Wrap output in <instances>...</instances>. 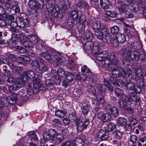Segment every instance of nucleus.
Returning <instances> with one entry per match:
<instances>
[{"instance_id":"1","label":"nucleus","mask_w":146,"mask_h":146,"mask_svg":"<svg viewBox=\"0 0 146 146\" xmlns=\"http://www.w3.org/2000/svg\"><path fill=\"white\" fill-rule=\"evenodd\" d=\"M115 58V53L112 52L109 55L108 54L106 58V60L102 61V64L104 66H109V68L110 67L111 71L116 70L118 68L119 63L118 60H116L114 61Z\"/></svg>"},{"instance_id":"2","label":"nucleus","mask_w":146,"mask_h":146,"mask_svg":"<svg viewBox=\"0 0 146 146\" xmlns=\"http://www.w3.org/2000/svg\"><path fill=\"white\" fill-rule=\"evenodd\" d=\"M23 94V92L19 91L17 94L12 93L10 96L5 97L4 99L6 100V106H9L15 103L18 99L22 98Z\"/></svg>"},{"instance_id":"3","label":"nucleus","mask_w":146,"mask_h":146,"mask_svg":"<svg viewBox=\"0 0 146 146\" xmlns=\"http://www.w3.org/2000/svg\"><path fill=\"white\" fill-rule=\"evenodd\" d=\"M51 72L53 76L54 77V81L56 84L60 85V77H63L65 76V72L64 70L61 68H59L57 72L55 70H52Z\"/></svg>"},{"instance_id":"4","label":"nucleus","mask_w":146,"mask_h":146,"mask_svg":"<svg viewBox=\"0 0 146 146\" xmlns=\"http://www.w3.org/2000/svg\"><path fill=\"white\" fill-rule=\"evenodd\" d=\"M76 123L78 132H81L87 128L90 122L89 120L86 119L84 122H82L81 121L79 117H78L76 118Z\"/></svg>"},{"instance_id":"5","label":"nucleus","mask_w":146,"mask_h":146,"mask_svg":"<svg viewBox=\"0 0 146 146\" xmlns=\"http://www.w3.org/2000/svg\"><path fill=\"white\" fill-rule=\"evenodd\" d=\"M29 3L30 7L35 10L38 9L44 6L43 0H30Z\"/></svg>"},{"instance_id":"6","label":"nucleus","mask_w":146,"mask_h":146,"mask_svg":"<svg viewBox=\"0 0 146 146\" xmlns=\"http://www.w3.org/2000/svg\"><path fill=\"white\" fill-rule=\"evenodd\" d=\"M145 3L143 0L137 1V7L134 8V11L137 12L143 10V15L146 19V8L145 7Z\"/></svg>"},{"instance_id":"7","label":"nucleus","mask_w":146,"mask_h":146,"mask_svg":"<svg viewBox=\"0 0 146 146\" xmlns=\"http://www.w3.org/2000/svg\"><path fill=\"white\" fill-rule=\"evenodd\" d=\"M51 130L54 132L51 137L52 141L57 143L62 142L63 139L62 135L60 133L56 132L55 130L54 129H52Z\"/></svg>"},{"instance_id":"8","label":"nucleus","mask_w":146,"mask_h":146,"mask_svg":"<svg viewBox=\"0 0 146 146\" xmlns=\"http://www.w3.org/2000/svg\"><path fill=\"white\" fill-rule=\"evenodd\" d=\"M105 110L109 113H110L113 116L117 117L119 115V111L118 108L115 107H112L110 105L106 106Z\"/></svg>"},{"instance_id":"9","label":"nucleus","mask_w":146,"mask_h":146,"mask_svg":"<svg viewBox=\"0 0 146 146\" xmlns=\"http://www.w3.org/2000/svg\"><path fill=\"white\" fill-rule=\"evenodd\" d=\"M127 56H128V58L127 60L131 59L133 61H137L138 60L140 57V54L137 51H133L131 52L129 51V52L127 53Z\"/></svg>"},{"instance_id":"10","label":"nucleus","mask_w":146,"mask_h":146,"mask_svg":"<svg viewBox=\"0 0 146 146\" xmlns=\"http://www.w3.org/2000/svg\"><path fill=\"white\" fill-rule=\"evenodd\" d=\"M71 16L74 21H77V22L79 23L82 22V13L80 11H72L71 13Z\"/></svg>"},{"instance_id":"11","label":"nucleus","mask_w":146,"mask_h":146,"mask_svg":"<svg viewBox=\"0 0 146 146\" xmlns=\"http://www.w3.org/2000/svg\"><path fill=\"white\" fill-rule=\"evenodd\" d=\"M104 102V100L103 96L100 94L97 95L95 99L92 100V104L96 106H99L102 105Z\"/></svg>"},{"instance_id":"12","label":"nucleus","mask_w":146,"mask_h":146,"mask_svg":"<svg viewBox=\"0 0 146 146\" xmlns=\"http://www.w3.org/2000/svg\"><path fill=\"white\" fill-rule=\"evenodd\" d=\"M27 77L26 72H24L21 75L20 79L19 78H16V80H17L19 85V87H21L22 86H24L25 84V82L28 80V78H26Z\"/></svg>"},{"instance_id":"13","label":"nucleus","mask_w":146,"mask_h":146,"mask_svg":"<svg viewBox=\"0 0 146 146\" xmlns=\"http://www.w3.org/2000/svg\"><path fill=\"white\" fill-rule=\"evenodd\" d=\"M39 59L40 63L38 66L37 68L43 72L47 71L48 67L47 63L42 58H40Z\"/></svg>"},{"instance_id":"14","label":"nucleus","mask_w":146,"mask_h":146,"mask_svg":"<svg viewBox=\"0 0 146 146\" xmlns=\"http://www.w3.org/2000/svg\"><path fill=\"white\" fill-rule=\"evenodd\" d=\"M97 117L104 122H106L109 121L111 118V117L108 113H103L102 112H99L97 115Z\"/></svg>"},{"instance_id":"15","label":"nucleus","mask_w":146,"mask_h":146,"mask_svg":"<svg viewBox=\"0 0 146 146\" xmlns=\"http://www.w3.org/2000/svg\"><path fill=\"white\" fill-rule=\"evenodd\" d=\"M130 101V99L128 96L126 95H123V97L121 98L119 100V105L121 107L125 109L127 106L126 105L127 102Z\"/></svg>"},{"instance_id":"16","label":"nucleus","mask_w":146,"mask_h":146,"mask_svg":"<svg viewBox=\"0 0 146 146\" xmlns=\"http://www.w3.org/2000/svg\"><path fill=\"white\" fill-rule=\"evenodd\" d=\"M108 52L106 51H104L101 52H99L96 54L94 55L96 59L99 61H104L106 60V58L108 55Z\"/></svg>"},{"instance_id":"17","label":"nucleus","mask_w":146,"mask_h":146,"mask_svg":"<svg viewBox=\"0 0 146 146\" xmlns=\"http://www.w3.org/2000/svg\"><path fill=\"white\" fill-rule=\"evenodd\" d=\"M118 5V11L120 14H122L126 11L127 5L125 3L124 1L119 2Z\"/></svg>"},{"instance_id":"18","label":"nucleus","mask_w":146,"mask_h":146,"mask_svg":"<svg viewBox=\"0 0 146 146\" xmlns=\"http://www.w3.org/2000/svg\"><path fill=\"white\" fill-rule=\"evenodd\" d=\"M52 135L50 134H44L43 136L42 139H41L40 141V145L41 146H44L46 143L49 140H52L51 137Z\"/></svg>"},{"instance_id":"19","label":"nucleus","mask_w":146,"mask_h":146,"mask_svg":"<svg viewBox=\"0 0 146 146\" xmlns=\"http://www.w3.org/2000/svg\"><path fill=\"white\" fill-rule=\"evenodd\" d=\"M12 39L13 40L15 41L19 38L20 40L25 43L26 40V36L24 34H15L13 35L12 37Z\"/></svg>"},{"instance_id":"20","label":"nucleus","mask_w":146,"mask_h":146,"mask_svg":"<svg viewBox=\"0 0 146 146\" xmlns=\"http://www.w3.org/2000/svg\"><path fill=\"white\" fill-rule=\"evenodd\" d=\"M10 68L13 70V72L16 74H19L23 71V68L21 67H16L11 62H9L8 64Z\"/></svg>"},{"instance_id":"21","label":"nucleus","mask_w":146,"mask_h":146,"mask_svg":"<svg viewBox=\"0 0 146 146\" xmlns=\"http://www.w3.org/2000/svg\"><path fill=\"white\" fill-rule=\"evenodd\" d=\"M97 136L98 138L103 140H105L108 137L107 133L102 129L100 130L98 132Z\"/></svg>"},{"instance_id":"22","label":"nucleus","mask_w":146,"mask_h":146,"mask_svg":"<svg viewBox=\"0 0 146 146\" xmlns=\"http://www.w3.org/2000/svg\"><path fill=\"white\" fill-rule=\"evenodd\" d=\"M78 138L74 143L75 146H83L84 144V137L83 135H79Z\"/></svg>"},{"instance_id":"23","label":"nucleus","mask_w":146,"mask_h":146,"mask_svg":"<svg viewBox=\"0 0 146 146\" xmlns=\"http://www.w3.org/2000/svg\"><path fill=\"white\" fill-rule=\"evenodd\" d=\"M115 38L117 40L118 42L121 43H124L126 39L125 35L120 33H118L117 34Z\"/></svg>"},{"instance_id":"24","label":"nucleus","mask_w":146,"mask_h":146,"mask_svg":"<svg viewBox=\"0 0 146 146\" xmlns=\"http://www.w3.org/2000/svg\"><path fill=\"white\" fill-rule=\"evenodd\" d=\"M26 42L24 43V45L27 43L28 42H30L34 43L36 42L37 40L36 36H35L28 35L26 36Z\"/></svg>"},{"instance_id":"25","label":"nucleus","mask_w":146,"mask_h":146,"mask_svg":"<svg viewBox=\"0 0 146 146\" xmlns=\"http://www.w3.org/2000/svg\"><path fill=\"white\" fill-rule=\"evenodd\" d=\"M94 44L93 42L90 41L86 42L84 46V49L86 51H89L92 49Z\"/></svg>"},{"instance_id":"26","label":"nucleus","mask_w":146,"mask_h":146,"mask_svg":"<svg viewBox=\"0 0 146 146\" xmlns=\"http://www.w3.org/2000/svg\"><path fill=\"white\" fill-rule=\"evenodd\" d=\"M87 78V75L84 73L79 74L76 76L75 79L78 81L81 82L84 81Z\"/></svg>"},{"instance_id":"27","label":"nucleus","mask_w":146,"mask_h":146,"mask_svg":"<svg viewBox=\"0 0 146 146\" xmlns=\"http://www.w3.org/2000/svg\"><path fill=\"white\" fill-rule=\"evenodd\" d=\"M17 82L16 83V84H14L12 86H10L9 87V91L11 93H14L13 92L16 91L18 89L20 88L21 87H19L18 86L19 84Z\"/></svg>"},{"instance_id":"28","label":"nucleus","mask_w":146,"mask_h":146,"mask_svg":"<svg viewBox=\"0 0 146 146\" xmlns=\"http://www.w3.org/2000/svg\"><path fill=\"white\" fill-rule=\"evenodd\" d=\"M81 70L82 72H85L87 70L86 73L88 76H92L93 75V73L91 70L88 68L86 65H84L81 68Z\"/></svg>"},{"instance_id":"29","label":"nucleus","mask_w":146,"mask_h":146,"mask_svg":"<svg viewBox=\"0 0 146 146\" xmlns=\"http://www.w3.org/2000/svg\"><path fill=\"white\" fill-rule=\"evenodd\" d=\"M92 27L94 30L95 33L97 32H100V23L98 21H96L93 24Z\"/></svg>"},{"instance_id":"30","label":"nucleus","mask_w":146,"mask_h":146,"mask_svg":"<svg viewBox=\"0 0 146 146\" xmlns=\"http://www.w3.org/2000/svg\"><path fill=\"white\" fill-rule=\"evenodd\" d=\"M117 123L119 126H123L126 124L127 120L124 117H119L117 120Z\"/></svg>"},{"instance_id":"31","label":"nucleus","mask_w":146,"mask_h":146,"mask_svg":"<svg viewBox=\"0 0 146 146\" xmlns=\"http://www.w3.org/2000/svg\"><path fill=\"white\" fill-rule=\"evenodd\" d=\"M129 50L128 49H121L119 50V54H121L122 56L124 57L127 59L128 58V56H127V53L129 52Z\"/></svg>"},{"instance_id":"32","label":"nucleus","mask_w":146,"mask_h":146,"mask_svg":"<svg viewBox=\"0 0 146 146\" xmlns=\"http://www.w3.org/2000/svg\"><path fill=\"white\" fill-rule=\"evenodd\" d=\"M115 92L117 96L119 98L123 97V95H125L123 94V92L121 89L118 88H117L115 89Z\"/></svg>"},{"instance_id":"33","label":"nucleus","mask_w":146,"mask_h":146,"mask_svg":"<svg viewBox=\"0 0 146 146\" xmlns=\"http://www.w3.org/2000/svg\"><path fill=\"white\" fill-rule=\"evenodd\" d=\"M54 58L58 63L62 62L65 60L64 58L59 54L55 55L54 57Z\"/></svg>"},{"instance_id":"34","label":"nucleus","mask_w":146,"mask_h":146,"mask_svg":"<svg viewBox=\"0 0 146 146\" xmlns=\"http://www.w3.org/2000/svg\"><path fill=\"white\" fill-rule=\"evenodd\" d=\"M26 90L27 94L28 95L31 96L33 94V90L31 84H27L26 86Z\"/></svg>"},{"instance_id":"35","label":"nucleus","mask_w":146,"mask_h":146,"mask_svg":"<svg viewBox=\"0 0 146 146\" xmlns=\"http://www.w3.org/2000/svg\"><path fill=\"white\" fill-rule=\"evenodd\" d=\"M42 56L48 61H49L51 59V56L50 53L47 52H44L41 54Z\"/></svg>"},{"instance_id":"36","label":"nucleus","mask_w":146,"mask_h":146,"mask_svg":"<svg viewBox=\"0 0 146 146\" xmlns=\"http://www.w3.org/2000/svg\"><path fill=\"white\" fill-rule=\"evenodd\" d=\"M74 78V75L70 72H68L65 77L66 79L69 82L72 81Z\"/></svg>"},{"instance_id":"37","label":"nucleus","mask_w":146,"mask_h":146,"mask_svg":"<svg viewBox=\"0 0 146 146\" xmlns=\"http://www.w3.org/2000/svg\"><path fill=\"white\" fill-rule=\"evenodd\" d=\"M90 110L89 105L87 104L83 106L82 109V112L84 115H86Z\"/></svg>"},{"instance_id":"38","label":"nucleus","mask_w":146,"mask_h":146,"mask_svg":"<svg viewBox=\"0 0 146 146\" xmlns=\"http://www.w3.org/2000/svg\"><path fill=\"white\" fill-rule=\"evenodd\" d=\"M26 72L27 75V77H26V78H28V79H30L32 80L35 78V74L33 71L30 70Z\"/></svg>"},{"instance_id":"39","label":"nucleus","mask_w":146,"mask_h":146,"mask_svg":"<svg viewBox=\"0 0 146 146\" xmlns=\"http://www.w3.org/2000/svg\"><path fill=\"white\" fill-rule=\"evenodd\" d=\"M5 19H6V21L7 22L8 25L9 24H10L14 20V17L12 15H9L6 13V16L5 17Z\"/></svg>"},{"instance_id":"40","label":"nucleus","mask_w":146,"mask_h":146,"mask_svg":"<svg viewBox=\"0 0 146 146\" xmlns=\"http://www.w3.org/2000/svg\"><path fill=\"white\" fill-rule=\"evenodd\" d=\"M116 125L114 123H111L108 125L106 130L108 132H111L114 129Z\"/></svg>"},{"instance_id":"41","label":"nucleus","mask_w":146,"mask_h":146,"mask_svg":"<svg viewBox=\"0 0 146 146\" xmlns=\"http://www.w3.org/2000/svg\"><path fill=\"white\" fill-rule=\"evenodd\" d=\"M113 134L116 139H119L122 137L123 133L122 132L117 131H114Z\"/></svg>"},{"instance_id":"42","label":"nucleus","mask_w":146,"mask_h":146,"mask_svg":"<svg viewBox=\"0 0 146 146\" xmlns=\"http://www.w3.org/2000/svg\"><path fill=\"white\" fill-rule=\"evenodd\" d=\"M106 15L112 18L115 17L117 16V13L115 12L110 11H106Z\"/></svg>"},{"instance_id":"43","label":"nucleus","mask_w":146,"mask_h":146,"mask_svg":"<svg viewBox=\"0 0 146 146\" xmlns=\"http://www.w3.org/2000/svg\"><path fill=\"white\" fill-rule=\"evenodd\" d=\"M110 42L111 43L112 46L114 47H117L119 45V42L116 39L114 38H111L110 40Z\"/></svg>"},{"instance_id":"44","label":"nucleus","mask_w":146,"mask_h":146,"mask_svg":"<svg viewBox=\"0 0 146 146\" xmlns=\"http://www.w3.org/2000/svg\"><path fill=\"white\" fill-rule=\"evenodd\" d=\"M77 5L79 7H81L85 9H87L89 7L87 3L84 1L80 2L79 4H78Z\"/></svg>"},{"instance_id":"45","label":"nucleus","mask_w":146,"mask_h":146,"mask_svg":"<svg viewBox=\"0 0 146 146\" xmlns=\"http://www.w3.org/2000/svg\"><path fill=\"white\" fill-rule=\"evenodd\" d=\"M110 31L112 34H117L119 31V28L116 26H114L111 28Z\"/></svg>"},{"instance_id":"46","label":"nucleus","mask_w":146,"mask_h":146,"mask_svg":"<svg viewBox=\"0 0 146 146\" xmlns=\"http://www.w3.org/2000/svg\"><path fill=\"white\" fill-rule=\"evenodd\" d=\"M14 78L13 76L11 75L9 77L7 80V82L10 83L12 84L15 82V84H16V82H18L17 80H16V78Z\"/></svg>"},{"instance_id":"47","label":"nucleus","mask_w":146,"mask_h":146,"mask_svg":"<svg viewBox=\"0 0 146 146\" xmlns=\"http://www.w3.org/2000/svg\"><path fill=\"white\" fill-rule=\"evenodd\" d=\"M7 25V22L5 19V17L0 16V25L4 26Z\"/></svg>"},{"instance_id":"48","label":"nucleus","mask_w":146,"mask_h":146,"mask_svg":"<svg viewBox=\"0 0 146 146\" xmlns=\"http://www.w3.org/2000/svg\"><path fill=\"white\" fill-rule=\"evenodd\" d=\"M88 91L90 94L94 95L96 94V91L94 88L91 85L89 86L88 87Z\"/></svg>"},{"instance_id":"49","label":"nucleus","mask_w":146,"mask_h":146,"mask_svg":"<svg viewBox=\"0 0 146 146\" xmlns=\"http://www.w3.org/2000/svg\"><path fill=\"white\" fill-rule=\"evenodd\" d=\"M55 115L57 117H64L65 114L63 111L57 110L55 111Z\"/></svg>"},{"instance_id":"50","label":"nucleus","mask_w":146,"mask_h":146,"mask_svg":"<svg viewBox=\"0 0 146 146\" xmlns=\"http://www.w3.org/2000/svg\"><path fill=\"white\" fill-rule=\"evenodd\" d=\"M105 85L107 87L108 90L110 91H112L113 90L112 86L110 84L108 80H105L104 81Z\"/></svg>"},{"instance_id":"51","label":"nucleus","mask_w":146,"mask_h":146,"mask_svg":"<svg viewBox=\"0 0 146 146\" xmlns=\"http://www.w3.org/2000/svg\"><path fill=\"white\" fill-rule=\"evenodd\" d=\"M99 48L98 46H93L92 49V54L94 56L99 53Z\"/></svg>"},{"instance_id":"52","label":"nucleus","mask_w":146,"mask_h":146,"mask_svg":"<svg viewBox=\"0 0 146 146\" xmlns=\"http://www.w3.org/2000/svg\"><path fill=\"white\" fill-rule=\"evenodd\" d=\"M104 87V86L101 84H98L97 86V89L100 92H104L105 91V88Z\"/></svg>"},{"instance_id":"53","label":"nucleus","mask_w":146,"mask_h":146,"mask_svg":"<svg viewBox=\"0 0 146 146\" xmlns=\"http://www.w3.org/2000/svg\"><path fill=\"white\" fill-rule=\"evenodd\" d=\"M86 38L88 40H90L92 39L93 37V35L92 33L88 31L87 33H85L84 34Z\"/></svg>"},{"instance_id":"54","label":"nucleus","mask_w":146,"mask_h":146,"mask_svg":"<svg viewBox=\"0 0 146 146\" xmlns=\"http://www.w3.org/2000/svg\"><path fill=\"white\" fill-rule=\"evenodd\" d=\"M0 16L6 17V13H5V9L2 6H0Z\"/></svg>"},{"instance_id":"55","label":"nucleus","mask_w":146,"mask_h":146,"mask_svg":"<svg viewBox=\"0 0 146 146\" xmlns=\"http://www.w3.org/2000/svg\"><path fill=\"white\" fill-rule=\"evenodd\" d=\"M135 85H134L132 83L129 82L127 83V86L128 89L131 90H133Z\"/></svg>"},{"instance_id":"56","label":"nucleus","mask_w":146,"mask_h":146,"mask_svg":"<svg viewBox=\"0 0 146 146\" xmlns=\"http://www.w3.org/2000/svg\"><path fill=\"white\" fill-rule=\"evenodd\" d=\"M110 82L113 85L117 84L118 83L116 78L114 77H110Z\"/></svg>"},{"instance_id":"57","label":"nucleus","mask_w":146,"mask_h":146,"mask_svg":"<svg viewBox=\"0 0 146 146\" xmlns=\"http://www.w3.org/2000/svg\"><path fill=\"white\" fill-rule=\"evenodd\" d=\"M100 4L104 10L108 9L109 5H108L106 4L103 2L102 0H100Z\"/></svg>"},{"instance_id":"58","label":"nucleus","mask_w":146,"mask_h":146,"mask_svg":"<svg viewBox=\"0 0 146 146\" xmlns=\"http://www.w3.org/2000/svg\"><path fill=\"white\" fill-rule=\"evenodd\" d=\"M20 58L24 61L26 63H28L30 61V58L29 56H24L23 57H21Z\"/></svg>"},{"instance_id":"59","label":"nucleus","mask_w":146,"mask_h":146,"mask_svg":"<svg viewBox=\"0 0 146 146\" xmlns=\"http://www.w3.org/2000/svg\"><path fill=\"white\" fill-rule=\"evenodd\" d=\"M95 35L97 38L99 39L102 40L104 38V36L100 32H97L95 33Z\"/></svg>"},{"instance_id":"60","label":"nucleus","mask_w":146,"mask_h":146,"mask_svg":"<svg viewBox=\"0 0 146 146\" xmlns=\"http://www.w3.org/2000/svg\"><path fill=\"white\" fill-rule=\"evenodd\" d=\"M5 97H4L1 101L0 100V109H2L4 106H7L5 105V103L6 102V100L4 99Z\"/></svg>"},{"instance_id":"61","label":"nucleus","mask_w":146,"mask_h":146,"mask_svg":"<svg viewBox=\"0 0 146 146\" xmlns=\"http://www.w3.org/2000/svg\"><path fill=\"white\" fill-rule=\"evenodd\" d=\"M137 139V136L133 135L131 136L130 141L133 143H135Z\"/></svg>"},{"instance_id":"62","label":"nucleus","mask_w":146,"mask_h":146,"mask_svg":"<svg viewBox=\"0 0 146 146\" xmlns=\"http://www.w3.org/2000/svg\"><path fill=\"white\" fill-rule=\"evenodd\" d=\"M74 145L72 142L70 141H67L63 143L61 146H74Z\"/></svg>"},{"instance_id":"63","label":"nucleus","mask_w":146,"mask_h":146,"mask_svg":"<svg viewBox=\"0 0 146 146\" xmlns=\"http://www.w3.org/2000/svg\"><path fill=\"white\" fill-rule=\"evenodd\" d=\"M68 65H67V67L70 70H72L73 68L72 66L74 64L73 60H70L68 61Z\"/></svg>"},{"instance_id":"64","label":"nucleus","mask_w":146,"mask_h":146,"mask_svg":"<svg viewBox=\"0 0 146 146\" xmlns=\"http://www.w3.org/2000/svg\"><path fill=\"white\" fill-rule=\"evenodd\" d=\"M30 137L33 140L37 141L38 138L36 136V134L34 132H31L30 133Z\"/></svg>"}]
</instances>
